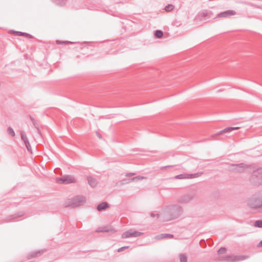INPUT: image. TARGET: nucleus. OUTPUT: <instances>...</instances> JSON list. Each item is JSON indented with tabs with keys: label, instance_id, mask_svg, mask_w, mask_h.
<instances>
[{
	"label": "nucleus",
	"instance_id": "obj_7",
	"mask_svg": "<svg viewBox=\"0 0 262 262\" xmlns=\"http://www.w3.org/2000/svg\"><path fill=\"white\" fill-rule=\"evenodd\" d=\"M143 234V233L137 231H133L132 229H130L127 231H125V232L123 233L121 237L123 239L127 238L129 237H138L139 236H141Z\"/></svg>",
	"mask_w": 262,
	"mask_h": 262
},
{
	"label": "nucleus",
	"instance_id": "obj_3",
	"mask_svg": "<svg viewBox=\"0 0 262 262\" xmlns=\"http://www.w3.org/2000/svg\"><path fill=\"white\" fill-rule=\"evenodd\" d=\"M260 168L254 170L251 174L250 181L254 186H259L262 184V176Z\"/></svg>",
	"mask_w": 262,
	"mask_h": 262
},
{
	"label": "nucleus",
	"instance_id": "obj_18",
	"mask_svg": "<svg viewBox=\"0 0 262 262\" xmlns=\"http://www.w3.org/2000/svg\"><path fill=\"white\" fill-rule=\"evenodd\" d=\"M57 5L63 6L67 2L68 0H53Z\"/></svg>",
	"mask_w": 262,
	"mask_h": 262
},
{
	"label": "nucleus",
	"instance_id": "obj_28",
	"mask_svg": "<svg viewBox=\"0 0 262 262\" xmlns=\"http://www.w3.org/2000/svg\"><path fill=\"white\" fill-rule=\"evenodd\" d=\"M143 179H144L143 177L138 176V177H136L133 178V179H131V180L132 181H138V180H142Z\"/></svg>",
	"mask_w": 262,
	"mask_h": 262
},
{
	"label": "nucleus",
	"instance_id": "obj_29",
	"mask_svg": "<svg viewBox=\"0 0 262 262\" xmlns=\"http://www.w3.org/2000/svg\"><path fill=\"white\" fill-rule=\"evenodd\" d=\"M56 43L57 44H61V43H64V44H70V43H73L71 41H61L60 40H56Z\"/></svg>",
	"mask_w": 262,
	"mask_h": 262
},
{
	"label": "nucleus",
	"instance_id": "obj_25",
	"mask_svg": "<svg viewBox=\"0 0 262 262\" xmlns=\"http://www.w3.org/2000/svg\"><path fill=\"white\" fill-rule=\"evenodd\" d=\"M108 230L107 229V227H99L98 230H97V231L98 232H108Z\"/></svg>",
	"mask_w": 262,
	"mask_h": 262
},
{
	"label": "nucleus",
	"instance_id": "obj_32",
	"mask_svg": "<svg viewBox=\"0 0 262 262\" xmlns=\"http://www.w3.org/2000/svg\"><path fill=\"white\" fill-rule=\"evenodd\" d=\"M14 32L18 36H23L24 32L20 31H14Z\"/></svg>",
	"mask_w": 262,
	"mask_h": 262
},
{
	"label": "nucleus",
	"instance_id": "obj_8",
	"mask_svg": "<svg viewBox=\"0 0 262 262\" xmlns=\"http://www.w3.org/2000/svg\"><path fill=\"white\" fill-rule=\"evenodd\" d=\"M198 16L201 19H206L211 18L213 16V13L210 11L204 10L199 12Z\"/></svg>",
	"mask_w": 262,
	"mask_h": 262
},
{
	"label": "nucleus",
	"instance_id": "obj_31",
	"mask_svg": "<svg viewBox=\"0 0 262 262\" xmlns=\"http://www.w3.org/2000/svg\"><path fill=\"white\" fill-rule=\"evenodd\" d=\"M128 247H129L128 246L122 247L118 249V252H122L123 250H124L125 249L128 248Z\"/></svg>",
	"mask_w": 262,
	"mask_h": 262
},
{
	"label": "nucleus",
	"instance_id": "obj_10",
	"mask_svg": "<svg viewBox=\"0 0 262 262\" xmlns=\"http://www.w3.org/2000/svg\"><path fill=\"white\" fill-rule=\"evenodd\" d=\"M193 198V195L191 194H185L182 196L179 199V202L182 203H186L191 200Z\"/></svg>",
	"mask_w": 262,
	"mask_h": 262
},
{
	"label": "nucleus",
	"instance_id": "obj_30",
	"mask_svg": "<svg viewBox=\"0 0 262 262\" xmlns=\"http://www.w3.org/2000/svg\"><path fill=\"white\" fill-rule=\"evenodd\" d=\"M23 36H24L28 38H32L33 37L32 35H31L29 33H25V32H24V34L23 35Z\"/></svg>",
	"mask_w": 262,
	"mask_h": 262
},
{
	"label": "nucleus",
	"instance_id": "obj_38",
	"mask_svg": "<svg viewBox=\"0 0 262 262\" xmlns=\"http://www.w3.org/2000/svg\"><path fill=\"white\" fill-rule=\"evenodd\" d=\"M97 136L99 137V138H100V139L102 138V137L100 134L97 133Z\"/></svg>",
	"mask_w": 262,
	"mask_h": 262
},
{
	"label": "nucleus",
	"instance_id": "obj_23",
	"mask_svg": "<svg viewBox=\"0 0 262 262\" xmlns=\"http://www.w3.org/2000/svg\"><path fill=\"white\" fill-rule=\"evenodd\" d=\"M7 133L10 134L12 137H14L15 135V132L13 128L11 127L8 128Z\"/></svg>",
	"mask_w": 262,
	"mask_h": 262
},
{
	"label": "nucleus",
	"instance_id": "obj_9",
	"mask_svg": "<svg viewBox=\"0 0 262 262\" xmlns=\"http://www.w3.org/2000/svg\"><path fill=\"white\" fill-rule=\"evenodd\" d=\"M236 12L234 10H227L219 13L216 17H228L230 16L234 15Z\"/></svg>",
	"mask_w": 262,
	"mask_h": 262
},
{
	"label": "nucleus",
	"instance_id": "obj_15",
	"mask_svg": "<svg viewBox=\"0 0 262 262\" xmlns=\"http://www.w3.org/2000/svg\"><path fill=\"white\" fill-rule=\"evenodd\" d=\"M109 207V205L107 202H102L99 204L97 207V209L99 211H101L104 210L107 208Z\"/></svg>",
	"mask_w": 262,
	"mask_h": 262
},
{
	"label": "nucleus",
	"instance_id": "obj_37",
	"mask_svg": "<svg viewBox=\"0 0 262 262\" xmlns=\"http://www.w3.org/2000/svg\"><path fill=\"white\" fill-rule=\"evenodd\" d=\"M24 142L25 143V145H27V144H29V141L28 139L27 140L24 141Z\"/></svg>",
	"mask_w": 262,
	"mask_h": 262
},
{
	"label": "nucleus",
	"instance_id": "obj_35",
	"mask_svg": "<svg viewBox=\"0 0 262 262\" xmlns=\"http://www.w3.org/2000/svg\"><path fill=\"white\" fill-rule=\"evenodd\" d=\"M134 174H135V173H126V175H125V176H126V177H130V176H133V175H134Z\"/></svg>",
	"mask_w": 262,
	"mask_h": 262
},
{
	"label": "nucleus",
	"instance_id": "obj_39",
	"mask_svg": "<svg viewBox=\"0 0 262 262\" xmlns=\"http://www.w3.org/2000/svg\"><path fill=\"white\" fill-rule=\"evenodd\" d=\"M20 215H18V216H15V218H16V217H18V216H20Z\"/></svg>",
	"mask_w": 262,
	"mask_h": 262
},
{
	"label": "nucleus",
	"instance_id": "obj_33",
	"mask_svg": "<svg viewBox=\"0 0 262 262\" xmlns=\"http://www.w3.org/2000/svg\"><path fill=\"white\" fill-rule=\"evenodd\" d=\"M26 147L27 148L28 151H30L31 150V146L30 143H29V144L26 145Z\"/></svg>",
	"mask_w": 262,
	"mask_h": 262
},
{
	"label": "nucleus",
	"instance_id": "obj_4",
	"mask_svg": "<svg viewBox=\"0 0 262 262\" xmlns=\"http://www.w3.org/2000/svg\"><path fill=\"white\" fill-rule=\"evenodd\" d=\"M85 198L82 195H77L73 198L69 202V205L72 207H77L82 205L85 202Z\"/></svg>",
	"mask_w": 262,
	"mask_h": 262
},
{
	"label": "nucleus",
	"instance_id": "obj_27",
	"mask_svg": "<svg viewBox=\"0 0 262 262\" xmlns=\"http://www.w3.org/2000/svg\"><path fill=\"white\" fill-rule=\"evenodd\" d=\"M226 251V249L224 247H222L218 250L217 252L219 254H223L225 253Z\"/></svg>",
	"mask_w": 262,
	"mask_h": 262
},
{
	"label": "nucleus",
	"instance_id": "obj_40",
	"mask_svg": "<svg viewBox=\"0 0 262 262\" xmlns=\"http://www.w3.org/2000/svg\"><path fill=\"white\" fill-rule=\"evenodd\" d=\"M260 170H261V176H262V168H260Z\"/></svg>",
	"mask_w": 262,
	"mask_h": 262
},
{
	"label": "nucleus",
	"instance_id": "obj_17",
	"mask_svg": "<svg viewBox=\"0 0 262 262\" xmlns=\"http://www.w3.org/2000/svg\"><path fill=\"white\" fill-rule=\"evenodd\" d=\"M159 238L162 239L164 238H171L173 237V235L171 234H161V235L158 236Z\"/></svg>",
	"mask_w": 262,
	"mask_h": 262
},
{
	"label": "nucleus",
	"instance_id": "obj_22",
	"mask_svg": "<svg viewBox=\"0 0 262 262\" xmlns=\"http://www.w3.org/2000/svg\"><path fill=\"white\" fill-rule=\"evenodd\" d=\"M180 262H187V258L186 256H185L183 254H181L180 255Z\"/></svg>",
	"mask_w": 262,
	"mask_h": 262
},
{
	"label": "nucleus",
	"instance_id": "obj_13",
	"mask_svg": "<svg viewBox=\"0 0 262 262\" xmlns=\"http://www.w3.org/2000/svg\"><path fill=\"white\" fill-rule=\"evenodd\" d=\"M238 128H239V127H226L225 129L220 131L216 134V135H220L222 134L223 133L231 132L232 130H235V129H237Z\"/></svg>",
	"mask_w": 262,
	"mask_h": 262
},
{
	"label": "nucleus",
	"instance_id": "obj_5",
	"mask_svg": "<svg viewBox=\"0 0 262 262\" xmlns=\"http://www.w3.org/2000/svg\"><path fill=\"white\" fill-rule=\"evenodd\" d=\"M57 182L60 184H70L76 182V179L71 175H65L61 178H57Z\"/></svg>",
	"mask_w": 262,
	"mask_h": 262
},
{
	"label": "nucleus",
	"instance_id": "obj_6",
	"mask_svg": "<svg viewBox=\"0 0 262 262\" xmlns=\"http://www.w3.org/2000/svg\"><path fill=\"white\" fill-rule=\"evenodd\" d=\"M202 174V172H196L193 174L183 173L177 175L173 178L175 179H193L201 176Z\"/></svg>",
	"mask_w": 262,
	"mask_h": 262
},
{
	"label": "nucleus",
	"instance_id": "obj_19",
	"mask_svg": "<svg viewBox=\"0 0 262 262\" xmlns=\"http://www.w3.org/2000/svg\"><path fill=\"white\" fill-rule=\"evenodd\" d=\"M155 35L157 38H160L163 36V33L161 30H156L155 32Z\"/></svg>",
	"mask_w": 262,
	"mask_h": 262
},
{
	"label": "nucleus",
	"instance_id": "obj_16",
	"mask_svg": "<svg viewBox=\"0 0 262 262\" xmlns=\"http://www.w3.org/2000/svg\"><path fill=\"white\" fill-rule=\"evenodd\" d=\"M43 252L41 251H33L28 255L29 259H31L40 255Z\"/></svg>",
	"mask_w": 262,
	"mask_h": 262
},
{
	"label": "nucleus",
	"instance_id": "obj_14",
	"mask_svg": "<svg viewBox=\"0 0 262 262\" xmlns=\"http://www.w3.org/2000/svg\"><path fill=\"white\" fill-rule=\"evenodd\" d=\"M87 179H88V183H89V185L92 187L94 188V187H96V186L98 184V182L96 179H95L92 177H88Z\"/></svg>",
	"mask_w": 262,
	"mask_h": 262
},
{
	"label": "nucleus",
	"instance_id": "obj_36",
	"mask_svg": "<svg viewBox=\"0 0 262 262\" xmlns=\"http://www.w3.org/2000/svg\"><path fill=\"white\" fill-rule=\"evenodd\" d=\"M257 247H259H259H262V241H261L259 243V244H258V245H257Z\"/></svg>",
	"mask_w": 262,
	"mask_h": 262
},
{
	"label": "nucleus",
	"instance_id": "obj_12",
	"mask_svg": "<svg viewBox=\"0 0 262 262\" xmlns=\"http://www.w3.org/2000/svg\"><path fill=\"white\" fill-rule=\"evenodd\" d=\"M243 259L241 258L240 256H234V255H228L226 256L223 258L221 259V260H226V261H236V260H241Z\"/></svg>",
	"mask_w": 262,
	"mask_h": 262
},
{
	"label": "nucleus",
	"instance_id": "obj_21",
	"mask_svg": "<svg viewBox=\"0 0 262 262\" xmlns=\"http://www.w3.org/2000/svg\"><path fill=\"white\" fill-rule=\"evenodd\" d=\"M174 7L173 5L171 4H168L165 7V10L167 12H169L172 11L174 9Z\"/></svg>",
	"mask_w": 262,
	"mask_h": 262
},
{
	"label": "nucleus",
	"instance_id": "obj_26",
	"mask_svg": "<svg viewBox=\"0 0 262 262\" xmlns=\"http://www.w3.org/2000/svg\"><path fill=\"white\" fill-rule=\"evenodd\" d=\"M150 216L152 217L156 216L157 218H161L162 219V212L160 214H155L154 213H151Z\"/></svg>",
	"mask_w": 262,
	"mask_h": 262
},
{
	"label": "nucleus",
	"instance_id": "obj_20",
	"mask_svg": "<svg viewBox=\"0 0 262 262\" xmlns=\"http://www.w3.org/2000/svg\"><path fill=\"white\" fill-rule=\"evenodd\" d=\"M20 135H21V138L23 141H25L28 140V137L27 136V135L24 130H21L20 132Z\"/></svg>",
	"mask_w": 262,
	"mask_h": 262
},
{
	"label": "nucleus",
	"instance_id": "obj_11",
	"mask_svg": "<svg viewBox=\"0 0 262 262\" xmlns=\"http://www.w3.org/2000/svg\"><path fill=\"white\" fill-rule=\"evenodd\" d=\"M235 166V168L233 170L237 172H243L246 168H248L245 164L244 163H240L239 164L233 165Z\"/></svg>",
	"mask_w": 262,
	"mask_h": 262
},
{
	"label": "nucleus",
	"instance_id": "obj_24",
	"mask_svg": "<svg viewBox=\"0 0 262 262\" xmlns=\"http://www.w3.org/2000/svg\"><path fill=\"white\" fill-rule=\"evenodd\" d=\"M254 226L257 227L262 228V220H257L255 222Z\"/></svg>",
	"mask_w": 262,
	"mask_h": 262
},
{
	"label": "nucleus",
	"instance_id": "obj_2",
	"mask_svg": "<svg viewBox=\"0 0 262 262\" xmlns=\"http://www.w3.org/2000/svg\"><path fill=\"white\" fill-rule=\"evenodd\" d=\"M249 205L253 208H260L262 212V191L255 193L250 200Z\"/></svg>",
	"mask_w": 262,
	"mask_h": 262
},
{
	"label": "nucleus",
	"instance_id": "obj_1",
	"mask_svg": "<svg viewBox=\"0 0 262 262\" xmlns=\"http://www.w3.org/2000/svg\"><path fill=\"white\" fill-rule=\"evenodd\" d=\"M182 212V209L180 205L177 204L168 205L162 212V220L168 221L177 219Z\"/></svg>",
	"mask_w": 262,
	"mask_h": 262
},
{
	"label": "nucleus",
	"instance_id": "obj_34",
	"mask_svg": "<svg viewBox=\"0 0 262 262\" xmlns=\"http://www.w3.org/2000/svg\"><path fill=\"white\" fill-rule=\"evenodd\" d=\"M172 166L171 165H168V166H163L161 168V169H164L165 168H169V167H172Z\"/></svg>",
	"mask_w": 262,
	"mask_h": 262
}]
</instances>
